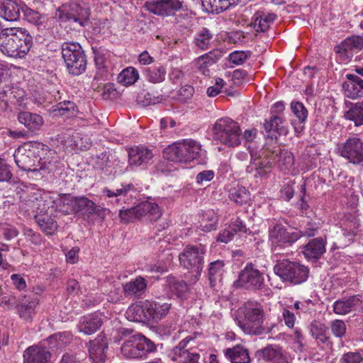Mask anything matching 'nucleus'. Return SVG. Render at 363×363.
I'll return each mask as SVG.
<instances>
[{
	"instance_id": "nucleus-58",
	"label": "nucleus",
	"mask_w": 363,
	"mask_h": 363,
	"mask_svg": "<svg viewBox=\"0 0 363 363\" xmlns=\"http://www.w3.org/2000/svg\"><path fill=\"white\" fill-rule=\"evenodd\" d=\"M363 357L358 352H350L344 354L341 359L340 363H360Z\"/></svg>"
},
{
	"instance_id": "nucleus-62",
	"label": "nucleus",
	"mask_w": 363,
	"mask_h": 363,
	"mask_svg": "<svg viewBox=\"0 0 363 363\" xmlns=\"http://www.w3.org/2000/svg\"><path fill=\"white\" fill-rule=\"evenodd\" d=\"M194 91L193 86L190 85L181 87L178 91V100L185 102L193 96Z\"/></svg>"
},
{
	"instance_id": "nucleus-48",
	"label": "nucleus",
	"mask_w": 363,
	"mask_h": 363,
	"mask_svg": "<svg viewBox=\"0 0 363 363\" xmlns=\"http://www.w3.org/2000/svg\"><path fill=\"white\" fill-rule=\"evenodd\" d=\"M139 78V74L134 67H127L118 76V82L125 86L133 84Z\"/></svg>"
},
{
	"instance_id": "nucleus-22",
	"label": "nucleus",
	"mask_w": 363,
	"mask_h": 363,
	"mask_svg": "<svg viewBox=\"0 0 363 363\" xmlns=\"http://www.w3.org/2000/svg\"><path fill=\"white\" fill-rule=\"evenodd\" d=\"M256 357L273 363H287V357L281 347L277 345H268L256 352Z\"/></svg>"
},
{
	"instance_id": "nucleus-54",
	"label": "nucleus",
	"mask_w": 363,
	"mask_h": 363,
	"mask_svg": "<svg viewBox=\"0 0 363 363\" xmlns=\"http://www.w3.org/2000/svg\"><path fill=\"white\" fill-rule=\"evenodd\" d=\"M291 108L294 115L298 119L299 122L303 123L306 120L308 116V111L302 103L291 102Z\"/></svg>"
},
{
	"instance_id": "nucleus-29",
	"label": "nucleus",
	"mask_w": 363,
	"mask_h": 363,
	"mask_svg": "<svg viewBox=\"0 0 363 363\" xmlns=\"http://www.w3.org/2000/svg\"><path fill=\"white\" fill-rule=\"evenodd\" d=\"M203 10L207 13L218 14L232 6L238 5L240 0H201Z\"/></svg>"
},
{
	"instance_id": "nucleus-21",
	"label": "nucleus",
	"mask_w": 363,
	"mask_h": 363,
	"mask_svg": "<svg viewBox=\"0 0 363 363\" xmlns=\"http://www.w3.org/2000/svg\"><path fill=\"white\" fill-rule=\"evenodd\" d=\"M17 119L28 129V133L32 134H36L44 123V120L40 114L29 111H20L17 115Z\"/></svg>"
},
{
	"instance_id": "nucleus-3",
	"label": "nucleus",
	"mask_w": 363,
	"mask_h": 363,
	"mask_svg": "<svg viewBox=\"0 0 363 363\" xmlns=\"http://www.w3.org/2000/svg\"><path fill=\"white\" fill-rule=\"evenodd\" d=\"M90 15V9L85 4L70 2L62 4L56 10L55 18L61 23H72L74 29H79L87 25Z\"/></svg>"
},
{
	"instance_id": "nucleus-28",
	"label": "nucleus",
	"mask_w": 363,
	"mask_h": 363,
	"mask_svg": "<svg viewBox=\"0 0 363 363\" xmlns=\"http://www.w3.org/2000/svg\"><path fill=\"white\" fill-rule=\"evenodd\" d=\"M325 252V243L323 238H317L303 246V253L306 259L317 260Z\"/></svg>"
},
{
	"instance_id": "nucleus-15",
	"label": "nucleus",
	"mask_w": 363,
	"mask_h": 363,
	"mask_svg": "<svg viewBox=\"0 0 363 363\" xmlns=\"http://www.w3.org/2000/svg\"><path fill=\"white\" fill-rule=\"evenodd\" d=\"M236 284L245 289L257 291L262 289L264 277L261 272L250 263L240 272Z\"/></svg>"
},
{
	"instance_id": "nucleus-10",
	"label": "nucleus",
	"mask_w": 363,
	"mask_h": 363,
	"mask_svg": "<svg viewBox=\"0 0 363 363\" xmlns=\"http://www.w3.org/2000/svg\"><path fill=\"white\" fill-rule=\"evenodd\" d=\"M40 143H26L19 146L14 152L13 157L16 165L23 171L35 172L37 163L39 162Z\"/></svg>"
},
{
	"instance_id": "nucleus-47",
	"label": "nucleus",
	"mask_w": 363,
	"mask_h": 363,
	"mask_svg": "<svg viewBox=\"0 0 363 363\" xmlns=\"http://www.w3.org/2000/svg\"><path fill=\"white\" fill-rule=\"evenodd\" d=\"M218 218L213 210H208L203 213L201 227L206 232H209L216 228Z\"/></svg>"
},
{
	"instance_id": "nucleus-56",
	"label": "nucleus",
	"mask_w": 363,
	"mask_h": 363,
	"mask_svg": "<svg viewBox=\"0 0 363 363\" xmlns=\"http://www.w3.org/2000/svg\"><path fill=\"white\" fill-rule=\"evenodd\" d=\"M23 13L28 21L35 25L41 24L43 22L42 19L44 18V16L40 14L39 12L28 7L23 10Z\"/></svg>"
},
{
	"instance_id": "nucleus-59",
	"label": "nucleus",
	"mask_w": 363,
	"mask_h": 363,
	"mask_svg": "<svg viewBox=\"0 0 363 363\" xmlns=\"http://www.w3.org/2000/svg\"><path fill=\"white\" fill-rule=\"evenodd\" d=\"M250 53L244 51H235L229 55V60L235 65H242L248 58Z\"/></svg>"
},
{
	"instance_id": "nucleus-23",
	"label": "nucleus",
	"mask_w": 363,
	"mask_h": 363,
	"mask_svg": "<svg viewBox=\"0 0 363 363\" xmlns=\"http://www.w3.org/2000/svg\"><path fill=\"white\" fill-rule=\"evenodd\" d=\"M50 352L44 347L33 345L23 353L24 363H50Z\"/></svg>"
},
{
	"instance_id": "nucleus-34",
	"label": "nucleus",
	"mask_w": 363,
	"mask_h": 363,
	"mask_svg": "<svg viewBox=\"0 0 363 363\" xmlns=\"http://www.w3.org/2000/svg\"><path fill=\"white\" fill-rule=\"evenodd\" d=\"M275 18L276 16L274 13L257 11L252 18V24L257 32H265L268 30Z\"/></svg>"
},
{
	"instance_id": "nucleus-25",
	"label": "nucleus",
	"mask_w": 363,
	"mask_h": 363,
	"mask_svg": "<svg viewBox=\"0 0 363 363\" xmlns=\"http://www.w3.org/2000/svg\"><path fill=\"white\" fill-rule=\"evenodd\" d=\"M108 348V342L104 335H99L97 338L89 342V353L91 359L96 363L105 360V350Z\"/></svg>"
},
{
	"instance_id": "nucleus-17",
	"label": "nucleus",
	"mask_w": 363,
	"mask_h": 363,
	"mask_svg": "<svg viewBox=\"0 0 363 363\" xmlns=\"http://www.w3.org/2000/svg\"><path fill=\"white\" fill-rule=\"evenodd\" d=\"M362 49L363 37L359 35L347 37L335 47V50L340 60L345 63L350 62L354 55Z\"/></svg>"
},
{
	"instance_id": "nucleus-63",
	"label": "nucleus",
	"mask_w": 363,
	"mask_h": 363,
	"mask_svg": "<svg viewBox=\"0 0 363 363\" xmlns=\"http://www.w3.org/2000/svg\"><path fill=\"white\" fill-rule=\"evenodd\" d=\"M318 230V225L315 223H308L307 225L301 229L298 230L300 233V238L301 237H313L315 235V233ZM297 231V230H296Z\"/></svg>"
},
{
	"instance_id": "nucleus-20",
	"label": "nucleus",
	"mask_w": 363,
	"mask_h": 363,
	"mask_svg": "<svg viewBox=\"0 0 363 363\" xmlns=\"http://www.w3.org/2000/svg\"><path fill=\"white\" fill-rule=\"evenodd\" d=\"M342 88L347 97L354 99L363 96V79L356 74H347Z\"/></svg>"
},
{
	"instance_id": "nucleus-38",
	"label": "nucleus",
	"mask_w": 363,
	"mask_h": 363,
	"mask_svg": "<svg viewBox=\"0 0 363 363\" xmlns=\"http://www.w3.org/2000/svg\"><path fill=\"white\" fill-rule=\"evenodd\" d=\"M345 117L352 121L355 126L363 125V102L352 104L349 110L345 112Z\"/></svg>"
},
{
	"instance_id": "nucleus-31",
	"label": "nucleus",
	"mask_w": 363,
	"mask_h": 363,
	"mask_svg": "<svg viewBox=\"0 0 363 363\" xmlns=\"http://www.w3.org/2000/svg\"><path fill=\"white\" fill-rule=\"evenodd\" d=\"M21 8L12 0H0V16L7 21L19 19Z\"/></svg>"
},
{
	"instance_id": "nucleus-61",
	"label": "nucleus",
	"mask_w": 363,
	"mask_h": 363,
	"mask_svg": "<svg viewBox=\"0 0 363 363\" xmlns=\"http://www.w3.org/2000/svg\"><path fill=\"white\" fill-rule=\"evenodd\" d=\"M234 235V230L231 229V228L228 226L219 233L217 237V241L228 243V242L233 240Z\"/></svg>"
},
{
	"instance_id": "nucleus-45",
	"label": "nucleus",
	"mask_w": 363,
	"mask_h": 363,
	"mask_svg": "<svg viewBox=\"0 0 363 363\" xmlns=\"http://www.w3.org/2000/svg\"><path fill=\"white\" fill-rule=\"evenodd\" d=\"M103 192L106 194L108 197H116V201H119L121 197L132 196L133 194L135 192V187L132 184H121V186L115 191H111L108 189H104Z\"/></svg>"
},
{
	"instance_id": "nucleus-36",
	"label": "nucleus",
	"mask_w": 363,
	"mask_h": 363,
	"mask_svg": "<svg viewBox=\"0 0 363 363\" xmlns=\"http://www.w3.org/2000/svg\"><path fill=\"white\" fill-rule=\"evenodd\" d=\"M102 320L98 315H89L83 317L78 325L79 331L86 335L95 333L101 325Z\"/></svg>"
},
{
	"instance_id": "nucleus-1",
	"label": "nucleus",
	"mask_w": 363,
	"mask_h": 363,
	"mask_svg": "<svg viewBox=\"0 0 363 363\" xmlns=\"http://www.w3.org/2000/svg\"><path fill=\"white\" fill-rule=\"evenodd\" d=\"M243 318L238 319V325L248 335H260L269 333L277 326L276 323L263 325L264 311L262 306L256 301H247L239 308Z\"/></svg>"
},
{
	"instance_id": "nucleus-57",
	"label": "nucleus",
	"mask_w": 363,
	"mask_h": 363,
	"mask_svg": "<svg viewBox=\"0 0 363 363\" xmlns=\"http://www.w3.org/2000/svg\"><path fill=\"white\" fill-rule=\"evenodd\" d=\"M200 354L194 351H191L181 357L177 359H172L178 363H199Z\"/></svg>"
},
{
	"instance_id": "nucleus-30",
	"label": "nucleus",
	"mask_w": 363,
	"mask_h": 363,
	"mask_svg": "<svg viewBox=\"0 0 363 363\" xmlns=\"http://www.w3.org/2000/svg\"><path fill=\"white\" fill-rule=\"evenodd\" d=\"M225 357L231 363H250V357L248 350L242 345L227 348L223 350Z\"/></svg>"
},
{
	"instance_id": "nucleus-16",
	"label": "nucleus",
	"mask_w": 363,
	"mask_h": 363,
	"mask_svg": "<svg viewBox=\"0 0 363 363\" xmlns=\"http://www.w3.org/2000/svg\"><path fill=\"white\" fill-rule=\"evenodd\" d=\"M145 7L150 13L162 16H173L182 10L183 1L180 0H150L145 4Z\"/></svg>"
},
{
	"instance_id": "nucleus-55",
	"label": "nucleus",
	"mask_w": 363,
	"mask_h": 363,
	"mask_svg": "<svg viewBox=\"0 0 363 363\" xmlns=\"http://www.w3.org/2000/svg\"><path fill=\"white\" fill-rule=\"evenodd\" d=\"M76 106L73 101H65L58 103L55 106V111H57L60 115H66L69 113H74L75 111Z\"/></svg>"
},
{
	"instance_id": "nucleus-40",
	"label": "nucleus",
	"mask_w": 363,
	"mask_h": 363,
	"mask_svg": "<svg viewBox=\"0 0 363 363\" xmlns=\"http://www.w3.org/2000/svg\"><path fill=\"white\" fill-rule=\"evenodd\" d=\"M229 198L238 205H243L250 201V191L242 186L238 185L230 189Z\"/></svg>"
},
{
	"instance_id": "nucleus-42",
	"label": "nucleus",
	"mask_w": 363,
	"mask_h": 363,
	"mask_svg": "<svg viewBox=\"0 0 363 363\" xmlns=\"http://www.w3.org/2000/svg\"><path fill=\"white\" fill-rule=\"evenodd\" d=\"M220 57L221 53L218 50H213L205 55H203L196 60L198 68L203 73H205L206 68L216 63Z\"/></svg>"
},
{
	"instance_id": "nucleus-64",
	"label": "nucleus",
	"mask_w": 363,
	"mask_h": 363,
	"mask_svg": "<svg viewBox=\"0 0 363 363\" xmlns=\"http://www.w3.org/2000/svg\"><path fill=\"white\" fill-rule=\"evenodd\" d=\"M281 320H284L285 325L289 328H293L296 321L294 314L286 308H283L281 312Z\"/></svg>"
},
{
	"instance_id": "nucleus-53",
	"label": "nucleus",
	"mask_w": 363,
	"mask_h": 363,
	"mask_svg": "<svg viewBox=\"0 0 363 363\" xmlns=\"http://www.w3.org/2000/svg\"><path fill=\"white\" fill-rule=\"evenodd\" d=\"M330 330L336 337L342 338L346 334L347 327L342 320H334L330 323Z\"/></svg>"
},
{
	"instance_id": "nucleus-11",
	"label": "nucleus",
	"mask_w": 363,
	"mask_h": 363,
	"mask_svg": "<svg viewBox=\"0 0 363 363\" xmlns=\"http://www.w3.org/2000/svg\"><path fill=\"white\" fill-rule=\"evenodd\" d=\"M119 216L125 223L143 218L150 221H155L161 217L162 213L157 203L144 201L130 208L121 210Z\"/></svg>"
},
{
	"instance_id": "nucleus-51",
	"label": "nucleus",
	"mask_w": 363,
	"mask_h": 363,
	"mask_svg": "<svg viewBox=\"0 0 363 363\" xmlns=\"http://www.w3.org/2000/svg\"><path fill=\"white\" fill-rule=\"evenodd\" d=\"M212 35L207 28H203L195 38L196 45L202 50L208 48Z\"/></svg>"
},
{
	"instance_id": "nucleus-26",
	"label": "nucleus",
	"mask_w": 363,
	"mask_h": 363,
	"mask_svg": "<svg viewBox=\"0 0 363 363\" xmlns=\"http://www.w3.org/2000/svg\"><path fill=\"white\" fill-rule=\"evenodd\" d=\"M148 314L147 315L149 318L150 322H157L164 317H165L169 311L172 304L164 302L162 300L157 301H148Z\"/></svg>"
},
{
	"instance_id": "nucleus-27",
	"label": "nucleus",
	"mask_w": 363,
	"mask_h": 363,
	"mask_svg": "<svg viewBox=\"0 0 363 363\" xmlns=\"http://www.w3.org/2000/svg\"><path fill=\"white\" fill-rule=\"evenodd\" d=\"M282 123V119L278 116H272L269 120H266L263 124L264 135L272 140H277L279 135H286L287 130Z\"/></svg>"
},
{
	"instance_id": "nucleus-18",
	"label": "nucleus",
	"mask_w": 363,
	"mask_h": 363,
	"mask_svg": "<svg viewBox=\"0 0 363 363\" xmlns=\"http://www.w3.org/2000/svg\"><path fill=\"white\" fill-rule=\"evenodd\" d=\"M19 208L21 211L30 216L47 212L48 204L41 196L33 193L21 201Z\"/></svg>"
},
{
	"instance_id": "nucleus-8",
	"label": "nucleus",
	"mask_w": 363,
	"mask_h": 363,
	"mask_svg": "<svg viewBox=\"0 0 363 363\" xmlns=\"http://www.w3.org/2000/svg\"><path fill=\"white\" fill-rule=\"evenodd\" d=\"M62 55L66 67L72 75L82 74L86 68V56L78 43L65 42L62 44Z\"/></svg>"
},
{
	"instance_id": "nucleus-60",
	"label": "nucleus",
	"mask_w": 363,
	"mask_h": 363,
	"mask_svg": "<svg viewBox=\"0 0 363 363\" xmlns=\"http://www.w3.org/2000/svg\"><path fill=\"white\" fill-rule=\"evenodd\" d=\"M109 162V157L106 152L96 155L94 157V167L98 169H104Z\"/></svg>"
},
{
	"instance_id": "nucleus-37",
	"label": "nucleus",
	"mask_w": 363,
	"mask_h": 363,
	"mask_svg": "<svg viewBox=\"0 0 363 363\" xmlns=\"http://www.w3.org/2000/svg\"><path fill=\"white\" fill-rule=\"evenodd\" d=\"M309 329L311 335L318 342L325 344L329 342L328 328L324 323L314 320L311 323Z\"/></svg>"
},
{
	"instance_id": "nucleus-39",
	"label": "nucleus",
	"mask_w": 363,
	"mask_h": 363,
	"mask_svg": "<svg viewBox=\"0 0 363 363\" xmlns=\"http://www.w3.org/2000/svg\"><path fill=\"white\" fill-rule=\"evenodd\" d=\"M358 302L359 299L354 296H350L347 299L337 300L333 303V311L336 314L345 315L350 313Z\"/></svg>"
},
{
	"instance_id": "nucleus-46",
	"label": "nucleus",
	"mask_w": 363,
	"mask_h": 363,
	"mask_svg": "<svg viewBox=\"0 0 363 363\" xmlns=\"http://www.w3.org/2000/svg\"><path fill=\"white\" fill-rule=\"evenodd\" d=\"M224 262L220 260H217L210 263L208 267V279L210 285L213 287L217 280L221 279L223 272Z\"/></svg>"
},
{
	"instance_id": "nucleus-35",
	"label": "nucleus",
	"mask_w": 363,
	"mask_h": 363,
	"mask_svg": "<svg viewBox=\"0 0 363 363\" xmlns=\"http://www.w3.org/2000/svg\"><path fill=\"white\" fill-rule=\"evenodd\" d=\"M195 337V335H190L183 337L171 350L169 354L171 359H177L179 357L192 351L191 347L194 344Z\"/></svg>"
},
{
	"instance_id": "nucleus-5",
	"label": "nucleus",
	"mask_w": 363,
	"mask_h": 363,
	"mask_svg": "<svg viewBox=\"0 0 363 363\" xmlns=\"http://www.w3.org/2000/svg\"><path fill=\"white\" fill-rule=\"evenodd\" d=\"M213 140L228 147H235L241 143L239 124L228 117L218 119L213 127Z\"/></svg>"
},
{
	"instance_id": "nucleus-52",
	"label": "nucleus",
	"mask_w": 363,
	"mask_h": 363,
	"mask_svg": "<svg viewBox=\"0 0 363 363\" xmlns=\"http://www.w3.org/2000/svg\"><path fill=\"white\" fill-rule=\"evenodd\" d=\"M169 288L171 291L176 294L179 298L185 297L189 290L187 284L183 280L173 279L172 281H170Z\"/></svg>"
},
{
	"instance_id": "nucleus-49",
	"label": "nucleus",
	"mask_w": 363,
	"mask_h": 363,
	"mask_svg": "<svg viewBox=\"0 0 363 363\" xmlns=\"http://www.w3.org/2000/svg\"><path fill=\"white\" fill-rule=\"evenodd\" d=\"M294 156L289 150H281L277 155V165L282 171L290 169L294 164Z\"/></svg>"
},
{
	"instance_id": "nucleus-14",
	"label": "nucleus",
	"mask_w": 363,
	"mask_h": 363,
	"mask_svg": "<svg viewBox=\"0 0 363 363\" xmlns=\"http://www.w3.org/2000/svg\"><path fill=\"white\" fill-rule=\"evenodd\" d=\"M108 212L107 208L96 205L87 197H78L77 214L82 216L87 222L94 223L97 220L102 221Z\"/></svg>"
},
{
	"instance_id": "nucleus-7",
	"label": "nucleus",
	"mask_w": 363,
	"mask_h": 363,
	"mask_svg": "<svg viewBox=\"0 0 363 363\" xmlns=\"http://www.w3.org/2000/svg\"><path fill=\"white\" fill-rule=\"evenodd\" d=\"M273 270L284 282H288L294 285L305 282L309 274V269L307 267L288 259L277 261Z\"/></svg>"
},
{
	"instance_id": "nucleus-12",
	"label": "nucleus",
	"mask_w": 363,
	"mask_h": 363,
	"mask_svg": "<svg viewBox=\"0 0 363 363\" xmlns=\"http://www.w3.org/2000/svg\"><path fill=\"white\" fill-rule=\"evenodd\" d=\"M300 238V233L296 230L289 231L281 224H275L269 230V240L273 251L277 247L291 246Z\"/></svg>"
},
{
	"instance_id": "nucleus-50",
	"label": "nucleus",
	"mask_w": 363,
	"mask_h": 363,
	"mask_svg": "<svg viewBox=\"0 0 363 363\" xmlns=\"http://www.w3.org/2000/svg\"><path fill=\"white\" fill-rule=\"evenodd\" d=\"M166 71L163 67L147 68L145 74L147 79L152 83H160L164 80Z\"/></svg>"
},
{
	"instance_id": "nucleus-4",
	"label": "nucleus",
	"mask_w": 363,
	"mask_h": 363,
	"mask_svg": "<svg viewBox=\"0 0 363 363\" xmlns=\"http://www.w3.org/2000/svg\"><path fill=\"white\" fill-rule=\"evenodd\" d=\"M201 150V145L194 140L174 143L163 151L164 157L174 162L187 164L196 159Z\"/></svg>"
},
{
	"instance_id": "nucleus-24",
	"label": "nucleus",
	"mask_w": 363,
	"mask_h": 363,
	"mask_svg": "<svg viewBox=\"0 0 363 363\" xmlns=\"http://www.w3.org/2000/svg\"><path fill=\"white\" fill-rule=\"evenodd\" d=\"M152 157V150L145 147L135 146L128 150V162L132 167L146 164Z\"/></svg>"
},
{
	"instance_id": "nucleus-9",
	"label": "nucleus",
	"mask_w": 363,
	"mask_h": 363,
	"mask_svg": "<svg viewBox=\"0 0 363 363\" xmlns=\"http://www.w3.org/2000/svg\"><path fill=\"white\" fill-rule=\"evenodd\" d=\"M155 343L143 335H135L125 340L121 348V353L127 359H139L154 352Z\"/></svg>"
},
{
	"instance_id": "nucleus-44",
	"label": "nucleus",
	"mask_w": 363,
	"mask_h": 363,
	"mask_svg": "<svg viewBox=\"0 0 363 363\" xmlns=\"http://www.w3.org/2000/svg\"><path fill=\"white\" fill-rule=\"evenodd\" d=\"M359 225V223L357 217L352 215L346 216L341 224L343 235L350 240V238L357 235Z\"/></svg>"
},
{
	"instance_id": "nucleus-6",
	"label": "nucleus",
	"mask_w": 363,
	"mask_h": 363,
	"mask_svg": "<svg viewBox=\"0 0 363 363\" xmlns=\"http://www.w3.org/2000/svg\"><path fill=\"white\" fill-rule=\"evenodd\" d=\"M206 247L200 245H187L179 255L180 264L184 269L193 273L192 283H196L201 276L204 264Z\"/></svg>"
},
{
	"instance_id": "nucleus-41",
	"label": "nucleus",
	"mask_w": 363,
	"mask_h": 363,
	"mask_svg": "<svg viewBox=\"0 0 363 363\" xmlns=\"http://www.w3.org/2000/svg\"><path fill=\"white\" fill-rule=\"evenodd\" d=\"M128 314L131 315L133 319L137 322H150L147 301L140 305H134L129 307Z\"/></svg>"
},
{
	"instance_id": "nucleus-19",
	"label": "nucleus",
	"mask_w": 363,
	"mask_h": 363,
	"mask_svg": "<svg viewBox=\"0 0 363 363\" xmlns=\"http://www.w3.org/2000/svg\"><path fill=\"white\" fill-rule=\"evenodd\" d=\"M39 303L37 295L24 296L17 306L18 313L21 319L31 322L35 315V308Z\"/></svg>"
},
{
	"instance_id": "nucleus-33",
	"label": "nucleus",
	"mask_w": 363,
	"mask_h": 363,
	"mask_svg": "<svg viewBox=\"0 0 363 363\" xmlns=\"http://www.w3.org/2000/svg\"><path fill=\"white\" fill-rule=\"evenodd\" d=\"M40 230L47 235H52L57 230L58 225L55 219L46 212L34 215Z\"/></svg>"
},
{
	"instance_id": "nucleus-32",
	"label": "nucleus",
	"mask_w": 363,
	"mask_h": 363,
	"mask_svg": "<svg viewBox=\"0 0 363 363\" xmlns=\"http://www.w3.org/2000/svg\"><path fill=\"white\" fill-rule=\"evenodd\" d=\"M146 288V280L142 277H138L135 279L126 282L123 286L125 296L135 297H138L143 294Z\"/></svg>"
},
{
	"instance_id": "nucleus-2",
	"label": "nucleus",
	"mask_w": 363,
	"mask_h": 363,
	"mask_svg": "<svg viewBox=\"0 0 363 363\" xmlns=\"http://www.w3.org/2000/svg\"><path fill=\"white\" fill-rule=\"evenodd\" d=\"M33 45V38L22 28H6L0 33V50L12 57H23Z\"/></svg>"
},
{
	"instance_id": "nucleus-43",
	"label": "nucleus",
	"mask_w": 363,
	"mask_h": 363,
	"mask_svg": "<svg viewBox=\"0 0 363 363\" xmlns=\"http://www.w3.org/2000/svg\"><path fill=\"white\" fill-rule=\"evenodd\" d=\"M78 197H72L69 195H65L60 198L57 205L59 211L64 214H77Z\"/></svg>"
},
{
	"instance_id": "nucleus-13",
	"label": "nucleus",
	"mask_w": 363,
	"mask_h": 363,
	"mask_svg": "<svg viewBox=\"0 0 363 363\" xmlns=\"http://www.w3.org/2000/svg\"><path fill=\"white\" fill-rule=\"evenodd\" d=\"M340 155L354 164L363 163V141L353 135L338 145Z\"/></svg>"
}]
</instances>
